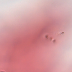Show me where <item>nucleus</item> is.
Segmentation results:
<instances>
[{"mask_svg": "<svg viewBox=\"0 0 72 72\" xmlns=\"http://www.w3.org/2000/svg\"><path fill=\"white\" fill-rule=\"evenodd\" d=\"M48 37V36H46V39H47Z\"/></svg>", "mask_w": 72, "mask_h": 72, "instance_id": "f257e3e1", "label": "nucleus"}, {"mask_svg": "<svg viewBox=\"0 0 72 72\" xmlns=\"http://www.w3.org/2000/svg\"><path fill=\"white\" fill-rule=\"evenodd\" d=\"M55 40H54V42H55Z\"/></svg>", "mask_w": 72, "mask_h": 72, "instance_id": "f03ea898", "label": "nucleus"}]
</instances>
